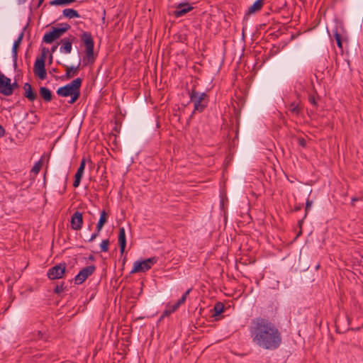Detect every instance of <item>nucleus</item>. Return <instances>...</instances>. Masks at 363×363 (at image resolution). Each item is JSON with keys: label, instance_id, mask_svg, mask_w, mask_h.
<instances>
[{"label": "nucleus", "instance_id": "e433bc0d", "mask_svg": "<svg viewBox=\"0 0 363 363\" xmlns=\"http://www.w3.org/2000/svg\"><path fill=\"white\" fill-rule=\"evenodd\" d=\"M33 336H34L33 338L35 340H39V339H41L43 337V333L40 331H37L36 333H35L33 334Z\"/></svg>", "mask_w": 363, "mask_h": 363}, {"label": "nucleus", "instance_id": "c756f323", "mask_svg": "<svg viewBox=\"0 0 363 363\" xmlns=\"http://www.w3.org/2000/svg\"><path fill=\"white\" fill-rule=\"evenodd\" d=\"M335 40H336V43H337V45L340 48H342V38H341V35L339 34L338 33H335Z\"/></svg>", "mask_w": 363, "mask_h": 363}, {"label": "nucleus", "instance_id": "423d86ee", "mask_svg": "<svg viewBox=\"0 0 363 363\" xmlns=\"http://www.w3.org/2000/svg\"><path fill=\"white\" fill-rule=\"evenodd\" d=\"M34 74L41 80L47 77L45 57H37L33 68Z\"/></svg>", "mask_w": 363, "mask_h": 363}, {"label": "nucleus", "instance_id": "603ef678", "mask_svg": "<svg viewBox=\"0 0 363 363\" xmlns=\"http://www.w3.org/2000/svg\"><path fill=\"white\" fill-rule=\"evenodd\" d=\"M301 209V207H296L295 211H299Z\"/></svg>", "mask_w": 363, "mask_h": 363}, {"label": "nucleus", "instance_id": "c9c22d12", "mask_svg": "<svg viewBox=\"0 0 363 363\" xmlns=\"http://www.w3.org/2000/svg\"><path fill=\"white\" fill-rule=\"evenodd\" d=\"M179 307V306L177 303H174L172 306H170L169 304L167 306V308H168V309H170L172 313L176 311L178 309Z\"/></svg>", "mask_w": 363, "mask_h": 363}, {"label": "nucleus", "instance_id": "9b49d317", "mask_svg": "<svg viewBox=\"0 0 363 363\" xmlns=\"http://www.w3.org/2000/svg\"><path fill=\"white\" fill-rule=\"evenodd\" d=\"M71 228L74 230H79L83 225V216L82 213L79 211H75L71 217Z\"/></svg>", "mask_w": 363, "mask_h": 363}, {"label": "nucleus", "instance_id": "39448f33", "mask_svg": "<svg viewBox=\"0 0 363 363\" xmlns=\"http://www.w3.org/2000/svg\"><path fill=\"white\" fill-rule=\"evenodd\" d=\"M157 262V258L150 257L143 261H136L134 263V267L130 271V274H135L138 272H145L150 269L152 266Z\"/></svg>", "mask_w": 363, "mask_h": 363}, {"label": "nucleus", "instance_id": "37998d69", "mask_svg": "<svg viewBox=\"0 0 363 363\" xmlns=\"http://www.w3.org/2000/svg\"><path fill=\"white\" fill-rule=\"evenodd\" d=\"M11 86L12 88V93L13 92L14 89H17L18 87V84L16 82H13V83H11Z\"/></svg>", "mask_w": 363, "mask_h": 363}, {"label": "nucleus", "instance_id": "09e8293b", "mask_svg": "<svg viewBox=\"0 0 363 363\" xmlns=\"http://www.w3.org/2000/svg\"><path fill=\"white\" fill-rule=\"evenodd\" d=\"M27 0H18V3L19 4H24Z\"/></svg>", "mask_w": 363, "mask_h": 363}, {"label": "nucleus", "instance_id": "2f4dec72", "mask_svg": "<svg viewBox=\"0 0 363 363\" xmlns=\"http://www.w3.org/2000/svg\"><path fill=\"white\" fill-rule=\"evenodd\" d=\"M63 285H64V283H62L60 285H58V284L56 285L54 289V292L57 294H60L64 289Z\"/></svg>", "mask_w": 363, "mask_h": 363}, {"label": "nucleus", "instance_id": "72a5a7b5", "mask_svg": "<svg viewBox=\"0 0 363 363\" xmlns=\"http://www.w3.org/2000/svg\"><path fill=\"white\" fill-rule=\"evenodd\" d=\"M82 178L74 176V181L73 182V186L77 188L79 186Z\"/></svg>", "mask_w": 363, "mask_h": 363}, {"label": "nucleus", "instance_id": "ddd939ff", "mask_svg": "<svg viewBox=\"0 0 363 363\" xmlns=\"http://www.w3.org/2000/svg\"><path fill=\"white\" fill-rule=\"evenodd\" d=\"M62 35L60 30L58 28L53 27L52 31L46 33L44 35L43 40L46 43L50 44L54 40L60 38Z\"/></svg>", "mask_w": 363, "mask_h": 363}, {"label": "nucleus", "instance_id": "de8ad7c7", "mask_svg": "<svg viewBox=\"0 0 363 363\" xmlns=\"http://www.w3.org/2000/svg\"><path fill=\"white\" fill-rule=\"evenodd\" d=\"M57 48V45L52 46L51 48V52H54Z\"/></svg>", "mask_w": 363, "mask_h": 363}, {"label": "nucleus", "instance_id": "8fccbe9b", "mask_svg": "<svg viewBox=\"0 0 363 363\" xmlns=\"http://www.w3.org/2000/svg\"><path fill=\"white\" fill-rule=\"evenodd\" d=\"M44 0H39L38 3V7H39L43 2Z\"/></svg>", "mask_w": 363, "mask_h": 363}, {"label": "nucleus", "instance_id": "f704fd0d", "mask_svg": "<svg viewBox=\"0 0 363 363\" xmlns=\"http://www.w3.org/2000/svg\"><path fill=\"white\" fill-rule=\"evenodd\" d=\"M298 143L299 145H301L303 147H306V140L303 138H298Z\"/></svg>", "mask_w": 363, "mask_h": 363}, {"label": "nucleus", "instance_id": "7ed1b4c3", "mask_svg": "<svg viewBox=\"0 0 363 363\" xmlns=\"http://www.w3.org/2000/svg\"><path fill=\"white\" fill-rule=\"evenodd\" d=\"M189 98L191 102L194 104L193 113L203 111L209 101L208 96L205 92L196 91L195 85L189 93Z\"/></svg>", "mask_w": 363, "mask_h": 363}, {"label": "nucleus", "instance_id": "1a4fd4ad", "mask_svg": "<svg viewBox=\"0 0 363 363\" xmlns=\"http://www.w3.org/2000/svg\"><path fill=\"white\" fill-rule=\"evenodd\" d=\"M108 220V213L105 211H102L100 214L99 220L97 223L95 232L88 238V242L94 241L99 235L104 225Z\"/></svg>", "mask_w": 363, "mask_h": 363}, {"label": "nucleus", "instance_id": "bb28decb", "mask_svg": "<svg viewBox=\"0 0 363 363\" xmlns=\"http://www.w3.org/2000/svg\"><path fill=\"white\" fill-rule=\"evenodd\" d=\"M296 71V67H289L286 69V70L284 72V76L285 78H287L292 75Z\"/></svg>", "mask_w": 363, "mask_h": 363}, {"label": "nucleus", "instance_id": "4be33fe9", "mask_svg": "<svg viewBox=\"0 0 363 363\" xmlns=\"http://www.w3.org/2000/svg\"><path fill=\"white\" fill-rule=\"evenodd\" d=\"M62 14L65 17L72 18H79V14L78 12L73 9H65L62 11Z\"/></svg>", "mask_w": 363, "mask_h": 363}, {"label": "nucleus", "instance_id": "c85d7f7f", "mask_svg": "<svg viewBox=\"0 0 363 363\" xmlns=\"http://www.w3.org/2000/svg\"><path fill=\"white\" fill-rule=\"evenodd\" d=\"M108 245H109V240L108 239L104 240L101 245V250L102 252H108Z\"/></svg>", "mask_w": 363, "mask_h": 363}, {"label": "nucleus", "instance_id": "473e14b6", "mask_svg": "<svg viewBox=\"0 0 363 363\" xmlns=\"http://www.w3.org/2000/svg\"><path fill=\"white\" fill-rule=\"evenodd\" d=\"M171 313H172L170 311V309H168V308H167L162 313V314L161 315L160 318V321H161L163 318H164L165 317H168Z\"/></svg>", "mask_w": 363, "mask_h": 363}, {"label": "nucleus", "instance_id": "aec40b11", "mask_svg": "<svg viewBox=\"0 0 363 363\" xmlns=\"http://www.w3.org/2000/svg\"><path fill=\"white\" fill-rule=\"evenodd\" d=\"M303 110V107L300 106L298 103H296L295 101L291 103L289 106V111L296 115L298 116Z\"/></svg>", "mask_w": 363, "mask_h": 363}, {"label": "nucleus", "instance_id": "3c124183", "mask_svg": "<svg viewBox=\"0 0 363 363\" xmlns=\"http://www.w3.org/2000/svg\"><path fill=\"white\" fill-rule=\"evenodd\" d=\"M49 60H50V63H51L52 61V55H50Z\"/></svg>", "mask_w": 363, "mask_h": 363}, {"label": "nucleus", "instance_id": "393cba45", "mask_svg": "<svg viewBox=\"0 0 363 363\" xmlns=\"http://www.w3.org/2000/svg\"><path fill=\"white\" fill-rule=\"evenodd\" d=\"M85 165H86V160H85L84 158H83L81 160L79 167V168H78V169H77V172H76L74 176L82 178L83 173H84V168H85Z\"/></svg>", "mask_w": 363, "mask_h": 363}, {"label": "nucleus", "instance_id": "dca6fc26", "mask_svg": "<svg viewBox=\"0 0 363 363\" xmlns=\"http://www.w3.org/2000/svg\"><path fill=\"white\" fill-rule=\"evenodd\" d=\"M23 89L25 90L23 95L28 100L33 101L37 99V93L33 91V87L29 83H26L23 86Z\"/></svg>", "mask_w": 363, "mask_h": 363}, {"label": "nucleus", "instance_id": "864d4df0", "mask_svg": "<svg viewBox=\"0 0 363 363\" xmlns=\"http://www.w3.org/2000/svg\"><path fill=\"white\" fill-rule=\"evenodd\" d=\"M52 71L55 72H57V69L56 68H53Z\"/></svg>", "mask_w": 363, "mask_h": 363}, {"label": "nucleus", "instance_id": "9d476101", "mask_svg": "<svg viewBox=\"0 0 363 363\" xmlns=\"http://www.w3.org/2000/svg\"><path fill=\"white\" fill-rule=\"evenodd\" d=\"M0 94L4 96L12 94L11 79L1 73H0Z\"/></svg>", "mask_w": 363, "mask_h": 363}, {"label": "nucleus", "instance_id": "79ce46f5", "mask_svg": "<svg viewBox=\"0 0 363 363\" xmlns=\"http://www.w3.org/2000/svg\"><path fill=\"white\" fill-rule=\"evenodd\" d=\"M362 199H363V196L362 198L353 197L352 199L351 205L352 206H354V202L355 201H359V200H362Z\"/></svg>", "mask_w": 363, "mask_h": 363}, {"label": "nucleus", "instance_id": "b1692460", "mask_svg": "<svg viewBox=\"0 0 363 363\" xmlns=\"http://www.w3.org/2000/svg\"><path fill=\"white\" fill-rule=\"evenodd\" d=\"M76 0H53L50 2L51 6H65L75 2Z\"/></svg>", "mask_w": 363, "mask_h": 363}, {"label": "nucleus", "instance_id": "f3484780", "mask_svg": "<svg viewBox=\"0 0 363 363\" xmlns=\"http://www.w3.org/2000/svg\"><path fill=\"white\" fill-rule=\"evenodd\" d=\"M118 244L120 247V252L123 254L125 251L126 246L125 232L124 228H119Z\"/></svg>", "mask_w": 363, "mask_h": 363}, {"label": "nucleus", "instance_id": "7c9ffc66", "mask_svg": "<svg viewBox=\"0 0 363 363\" xmlns=\"http://www.w3.org/2000/svg\"><path fill=\"white\" fill-rule=\"evenodd\" d=\"M68 175H69V172H67L63 174V186H63V192H65L66 190L67 183V180H68Z\"/></svg>", "mask_w": 363, "mask_h": 363}, {"label": "nucleus", "instance_id": "a211bd4d", "mask_svg": "<svg viewBox=\"0 0 363 363\" xmlns=\"http://www.w3.org/2000/svg\"><path fill=\"white\" fill-rule=\"evenodd\" d=\"M80 65H81V62L79 60L77 66H76V67L65 66V69H66L65 77L67 79H71L72 77L75 76L79 72Z\"/></svg>", "mask_w": 363, "mask_h": 363}, {"label": "nucleus", "instance_id": "ea45409f", "mask_svg": "<svg viewBox=\"0 0 363 363\" xmlns=\"http://www.w3.org/2000/svg\"><path fill=\"white\" fill-rule=\"evenodd\" d=\"M48 52V50L45 48H43L42 49L41 55L40 57H45V60L46 59L47 52Z\"/></svg>", "mask_w": 363, "mask_h": 363}, {"label": "nucleus", "instance_id": "5701e85b", "mask_svg": "<svg viewBox=\"0 0 363 363\" xmlns=\"http://www.w3.org/2000/svg\"><path fill=\"white\" fill-rule=\"evenodd\" d=\"M224 311V305L221 302H217L213 308V313H212L213 317L220 315Z\"/></svg>", "mask_w": 363, "mask_h": 363}, {"label": "nucleus", "instance_id": "a18cd8bd", "mask_svg": "<svg viewBox=\"0 0 363 363\" xmlns=\"http://www.w3.org/2000/svg\"><path fill=\"white\" fill-rule=\"evenodd\" d=\"M191 290V289H188V290H187V291H186L183 294V296H185V298H186V297H187L188 294L190 293Z\"/></svg>", "mask_w": 363, "mask_h": 363}, {"label": "nucleus", "instance_id": "6e6552de", "mask_svg": "<svg viewBox=\"0 0 363 363\" xmlns=\"http://www.w3.org/2000/svg\"><path fill=\"white\" fill-rule=\"evenodd\" d=\"M96 270V267L94 265L87 266L84 267L82 269L79 271L78 274H77L74 277V282L76 284H81L85 280L90 277Z\"/></svg>", "mask_w": 363, "mask_h": 363}, {"label": "nucleus", "instance_id": "c03bdc74", "mask_svg": "<svg viewBox=\"0 0 363 363\" xmlns=\"http://www.w3.org/2000/svg\"><path fill=\"white\" fill-rule=\"evenodd\" d=\"M5 133V130L2 127V125H0V138L2 137Z\"/></svg>", "mask_w": 363, "mask_h": 363}, {"label": "nucleus", "instance_id": "f257e3e1", "mask_svg": "<svg viewBox=\"0 0 363 363\" xmlns=\"http://www.w3.org/2000/svg\"><path fill=\"white\" fill-rule=\"evenodd\" d=\"M250 334L254 344L267 350L277 349L282 340L281 333L275 324L262 318L252 320Z\"/></svg>", "mask_w": 363, "mask_h": 363}, {"label": "nucleus", "instance_id": "f8f14e48", "mask_svg": "<svg viewBox=\"0 0 363 363\" xmlns=\"http://www.w3.org/2000/svg\"><path fill=\"white\" fill-rule=\"evenodd\" d=\"M193 9V6H191L189 3H181L176 6V9L174 11L173 15L175 17L179 18L184 16Z\"/></svg>", "mask_w": 363, "mask_h": 363}, {"label": "nucleus", "instance_id": "412c9836", "mask_svg": "<svg viewBox=\"0 0 363 363\" xmlns=\"http://www.w3.org/2000/svg\"><path fill=\"white\" fill-rule=\"evenodd\" d=\"M263 0H257L250 7H249L247 13H253L261 10L263 6Z\"/></svg>", "mask_w": 363, "mask_h": 363}, {"label": "nucleus", "instance_id": "49530a36", "mask_svg": "<svg viewBox=\"0 0 363 363\" xmlns=\"http://www.w3.org/2000/svg\"><path fill=\"white\" fill-rule=\"evenodd\" d=\"M89 260L94 261L95 259L94 255H90L88 257Z\"/></svg>", "mask_w": 363, "mask_h": 363}, {"label": "nucleus", "instance_id": "4468645a", "mask_svg": "<svg viewBox=\"0 0 363 363\" xmlns=\"http://www.w3.org/2000/svg\"><path fill=\"white\" fill-rule=\"evenodd\" d=\"M74 39L75 38L73 36H69V38H65L62 39L60 40V52L66 54L70 53L72 51V45Z\"/></svg>", "mask_w": 363, "mask_h": 363}, {"label": "nucleus", "instance_id": "a19ab883", "mask_svg": "<svg viewBox=\"0 0 363 363\" xmlns=\"http://www.w3.org/2000/svg\"><path fill=\"white\" fill-rule=\"evenodd\" d=\"M309 101L313 104V105H316L317 103H316V101H315V98L313 96H310L309 97Z\"/></svg>", "mask_w": 363, "mask_h": 363}, {"label": "nucleus", "instance_id": "4c0bfd02", "mask_svg": "<svg viewBox=\"0 0 363 363\" xmlns=\"http://www.w3.org/2000/svg\"><path fill=\"white\" fill-rule=\"evenodd\" d=\"M313 204V201L310 200H307L306 203V213H307L308 209L311 207Z\"/></svg>", "mask_w": 363, "mask_h": 363}, {"label": "nucleus", "instance_id": "cd10ccee", "mask_svg": "<svg viewBox=\"0 0 363 363\" xmlns=\"http://www.w3.org/2000/svg\"><path fill=\"white\" fill-rule=\"evenodd\" d=\"M60 27H58L57 28L60 30L62 35L71 28V26L68 23H60Z\"/></svg>", "mask_w": 363, "mask_h": 363}, {"label": "nucleus", "instance_id": "a878e982", "mask_svg": "<svg viewBox=\"0 0 363 363\" xmlns=\"http://www.w3.org/2000/svg\"><path fill=\"white\" fill-rule=\"evenodd\" d=\"M43 158H41L39 161L35 162L31 169V172L34 173L35 174H38L43 166Z\"/></svg>", "mask_w": 363, "mask_h": 363}, {"label": "nucleus", "instance_id": "6ab92c4d", "mask_svg": "<svg viewBox=\"0 0 363 363\" xmlns=\"http://www.w3.org/2000/svg\"><path fill=\"white\" fill-rule=\"evenodd\" d=\"M39 94L40 97L46 102L50 101L52 99V94L47 87H40L39 89Z\"/></svg>", "mask_w": 363, "mask_h": 363}, {"label": "nucleus", "instance_id": "0eeeda50", "mask_svg": "<svg viewBox=\"0 0 363 363\" xmlns=\"http://www.w3.org/2000/svg\"><path fill=\"white\" fill-rule=\"evenodd\" d=\"M66 270V264L60 263L58 265H55L50 269H49L48 272V277L50 279H58L63 277Z\"/></svg>", "mask_w": 363, "mask_h": 363}, {"label": "nucleus", "instance_id": "20e7f679", "mask_svg": "<svg viewBox=\"0 0 363 363\" xmlns=\"http://www.w3.org/2000/svg\"><path fill=\"white\" fill-rule=\"evenodd\" d=\"M81 41L85 46V55L83 57V62L85 65L94 63L95 55L94 52V43L93 37L89 32H83L80 35Z\"/></svg>", "mask_w": 363, "mask_h": 363}, {"label": "nucleus", "instance_id": "2eb2a0df", "mask_svg": "<svg viewBox=\"0 0 363 363\" xmlns=\"http://www.w3.org/2000/svg\"><path fill=\"white\" fill-rule=\"evenodd\" d=\"M23 35H24V33H23V31H21V33L19 34L18 38L14 41L13 45L12 53H13V64H14L15 67L17 65L18 50L20 46V44L21 43Z\"/></svg>", "mask_w": 363, "mask_h": 363}, {"label": "nucleus", "instance_id": "f03ea898", "mask_svg": "<svg viewBox=\"0 0 363 363\" xmlns=\"http://www.w3.org/2000/svg\"><path fill=\"white\" fill-rule=\"evenodd\" d=\"M82 79L81 78H77L69 84L60 87L57 90V95L63 97L70 96L71 100L69 101V103L74 104L80 96V87L82 86Z\"/></svg>", "mask_w": 363, "mask_h": 363}, {"label": "nucleus", "instance_id": "5fc2aeb1", "mask_svg": "<svg viewBox=\"0 0 363 363\" xmlns=\"http://www.w3.org/2000/svg\"><path fill=\"white\" fill-rule=\"evenodd\" d=\"M91 225H89V230H91Z\"/></svg>", "mask_w": 363, "mask_h": 363}, {"label": "nucleus", "instance_id": "58836bf2", "mask_svg": "<svg viewBox=\"0 0 363 363\" xmlns=\"http://www.w3.org/2000/svg\"><path fill=\"white\" fill-rule=\"evenodd\" d=\"M185 296H182L180 299L178 300V301L176 303L179 306H180L182 304H183L186 301Z\"/></svg>", "mask_w": 363, "mask_h": 363}]
</instances>
